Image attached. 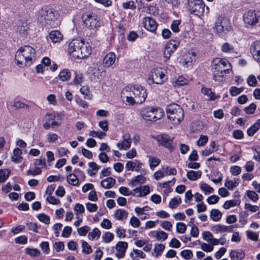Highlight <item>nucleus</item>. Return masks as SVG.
<instances>
[{
  "label": "nucleus",
  "instance_id": "nucleus-10",
  "mask_svg": "<svg viewBox=\"0 0 260 260\" xmlns=\"http://www.w3.org/2000/svg\"><path fill=\"white\" fill-rule=\"evenodd\" d=\"M188 9L190 13L200 16L204 12V4L202 0H188Z\"/></svg>",
  "mask_w": 260,
  "mask_h": 260
},
{
  "label": "nucleus",
  "instance_id": "nucleus-53",
  "mask_svg": "<svg viewBox=\"0 0 260 260\" xmlns=\"http://www.w3.org/2000/svg\"><path fill=\"white\" fill-rule=\"evenodd\" d=\"M102 239L104 242L109 243L113 240L114 235L109 232H107L103 235Z\"/></svg>",
  "mask_w": 260,
  "mask_h": 260
},
{
  "label": "nucleus",
  "instance_id": "nucleus-36",
  "mask_svg": "<svg viewBox=\"0 0 260 260\" xmlns=\"http://www.w3.org/2000/svg\"><path fill=\"white\" fill-rule=\"evenodd\" d=\"M144 174L138 175L131 180V184L133 186H136L139 184H144L146 181V178L144 176Z\"/></svg>",
  "mask_w": 260,
  "mask_h": 260
},
{
  "label": "nucleus",
  "instance_id": "nucleus-11",
  "mask_svg": "<svg viewBox=\"0 0 260 260\" xmlns=\"http://www.w3.org/2000/svg\"><path fill=\"white\" fill-rule=\"evenodd\" d=\"M243 20L245 23L253 25L260 21V13L255 11H248L243 15Z\"/></svg>",
  "mask_w": 260,
  "mask_h": 260
},
{
  "label": "nucleus",
  "instance_id": "nucleus-62",
  "mask_svg": "<svg viewBox=\"0 0 260 260\" xmlns=\"http://www.w3.org/2000/svg\"><path fill=\"white\" fill-rule=\"evenodd\" d=\"M166 172H165V167H163L161 170L156 171L154 173V178L157 180H159L166 175Z\"/></svg>",
  "mask_w": 260,
  "mask_h": 260
},
{
  "label": "nucleus",
  "instance_id": "nucleus-3",
  "mask_svg": "<svg viewBox=\"0 0 260 260\" xmlns=\"http://www.w3.org/2000/svg\"><path fill=\"white\" fill-rule=\"evenodd\" d=\"M213 79L215 81L222 82L225 74L230 73L231 66L225 58H214L211 63Z\"/></svg>",
  "mask_w": 260,
  "mask_h": 260
},
{
  "label": "nucleus",
  "instance_id": "nucleus-13",
  "mask_svg": "<svg viewBox=\"0 0 260 260\" xmlns=\"http://www.w3.org/2000/svg\"><path fill=\"white\" fill-rule=\"evenodd\" d=\"M179 44L178 40H171L166 44L164 51L165 61L170 58L172 53L177 48Z\"/></svg>",
  "mask_w": 260,
  "mask_h": 260
},
{
  "label": "nucleus",
  "instance_id": "nucleus-35",
  "mask_svg": "<svg viewBox=\"0 0 260 260\" xmlns=\"http://www.w3.org/2000/svg\"><path fill=\"white\" fill-rule=\"evenodd\" d=\"M71 76V72L68 69H63L59 72L58 77L60 80L64 82L69 80Z\"/></svg>",
  "mask_w": 260,
  "mask_h": 260
},
{
  "label": "nucleus",
  "instance_id": "nucleus-1",
  "mask_svg": "<svg viewBox=\"0 0 260 260\" xmlns=\"http://www.w3.org/2000/svg\"><path fill=\"white\" fill-rule=\"evenodd\" d=\"M68 52L74 58L83 59L90 54L91 47L83 40L75 39L70 43Z\"/></svg>",
  "mask_w": 260,
  "mask_h": 260
},
{
  "label": "nucleus",
  "instance_id": "nucleus-27",
  "mask_svg": "<svg viewBox=\"0 0 260 260\" xmlns=\"http://www.w3.org/2000/svg\"><path fill=\"white\" fill-rule=\"evenodd\" d=\"M231 260H242L245 257V253L241 249L232 250L230 252Z\"/></svg>",
  "mask_w": 260,
  "mask_h": 260
},
{
  "label": "nucleus",
  "instance_id": "nucleus-39",
  "mask_svg": "<svg viewBox=\"0 0 260 260\" xmlns=\"http://www.w3.org/2000/svg\"><path fill=\"white\" fill-rule=\"evenodd\" d=\"M128 215L125 210L119 209L116 210L114 213V217L118 220H122L125 219Z\"/></svg>",
  "mask_w": 260,
  "mask_h": 260
},
{
  "label": "nucleus",
  "instance_id": "nucleus-9",
  "mask_svg": "<svg viewBox=\"0 0 260 260\" xmlns=\"http://www.w3.org/2000/svg\"><path fill=\"white\" fill-rule=\"evenodd\" d=\"M82 19L85 27L89 30L96 31L101 26V22L96 15L85 14Z\"/></svg>",
  "mask_w": 260,
  "mask_h": 260
},
{
  "label": "nucleus",
  "instance_id": "nucleus-63",
  "mask_svg": "<svg viewBox=\"0 0 260 260\" xmlns=\"http://www.w3.org/2000/svg\"><path fill=\"white\" fill-rule=\"evenodd\" d=\"M86 209L89 212H94L98 210V207L96 204L91 203L89 202L85 204Z\"/></svg>",
  "mask_w": 260,
  "mask_h": 260
},
{
  "label": "nucleus",
  "instance_id": "nucleus-20",
  "mask_svg": "<svg viewBox=\"0 0 260 260\" xmlns=\"http://www.w3.org/2000/svg\"><path fill=\"white\" fill-rule=\"evenodd\" d=\"M116 55L113 52L108 53L103 59V64L106 68L112 66L115 62Z\"/></svg>",
  "mask_w": 260,
  "mask_h": 260
},
{
  "label": "nucleus",
  "instance_id": "nucleus-23",
  "mask_svg": "<svg viewBox=\"0 0 260 260\" xmlns=\"http://www.w3.org/2000/svg\"><path fill=\"white\" fill-rule=\"evenodd\" d=\"M211 230L216 234L225 232L230 233L233 231V226H227L218 224L212 227Z\"/></svg>",
  "mask_w": 260,
  "mask_h": 260
},
{
  "label": "nucleus",
  "instance_id": "nucleus-21",
  "mask_svg": "<svg viewBox=\"0 0 260 260\" xmlns=\"http://www.w3.org/2000/svg\"><path fill=\"white\" fill-rule=\"evenodd\" d=\"M46 117H47V120L51 122V125L52 127L56 126L59 125V123L56 121V119L61 120L62 118L61 114L56 112L47 113Z\"/></svg>",
  "mask_w": 260,
  "mask_h": 260
},
{
  "label": "nucleus",
  "instance_id": "nucleus-14",
  "mask_svg": "<svg viewBox=\"0 0 260 260\" xmlns=\"http://www.w3.org/2000/svg\"><path fill=\"white\" fill-rule=\"evenodd\" d=\"M157 142L164 147L172 149L173 148L172 145L173 138L166 134H160L155 137Z\"/></svg>",
  "mask_w": 260,
  "mask_h": 260
},
{
  "label": "nucleus",
  "instance_id": "nucleus-29",
  "mask_svg": "<svg viewBox=\"0 0 260 260\" xmlns=\"http://www.w3.org/2000/svg\"><path fill=\"white\" fill-rule=\"evenodd\" d=\"M260 129V119H257L247 130V134L249 136H253Z\"/></svg>",
  "mask_w": 260,
  "mask_h": 260
},
{
  "label": "nucleus",
  "instance_id": "nucleus-16",
  "mask_svg": "<svg viewBox=\"0 0 260 260\" xmlns=\"http://www.w3.org/2000/svg\"><path fill=\"white\" fill-rule=\"evenodd\" d=\"M143 23L144 27L151 32H154L157 27V24L155 20L150 17H145Z\"/></svg>",
  "mask_w": 260,
  "mask_h": 260
},
{
  "label": "nucleus",
  "instance_id": "nucleus-8",
  "mask_svg": "<svg viewBox=\"0 0 260 260\" xmlns=\"http://www.w3.org/2000/svg\"><path fill=\"white\" fill-rule=\"evenodd\" d=\"M214 29L215 32L218 36H223L231 29L230 20L223 17H219L215 22Z\"/></svg>",
  "mask_w": 260,
  "mask_h": 260
},
{
  "label": "nucleus",
  "instance_id": "nucleus-32",
  "mask_svg": "<svg viewBox=\"0 0 260 260\" xmlns=\"http://www.w3.org/2000/svg\"><path fill=\"white\" fill-rule=\"evenodd\" d=\"M121 97L123 102L126 104H130V88L129 87H126L122 89Z\"/></svg>",
  "mask_w": 260,
  "mask_h": 260
},
{
  "label": "nucleus",
  "instance_id": "nucleus-45",
  "mask_svg": "<svg viewBox=\"0 0 260 260\" xmlns=\"http://www.w3.org/2000/svg\"><path fill=\"white\" fill-rule=\"evenodd\" d=\"M222 52L225 53H233L235 51L234 47L229 43H223L221 47Z\"/></svg>",
  "mask_w": 260,
  "mask_h": 260
},
{
  "label": "nucleus",
  "instance_id": "nucleus-30",
  "mask_svg": "<svg viewBox=\"0 0 260 260\" xmlns=\"http://www.w3.org/2000/svg\"><path fill=\"white\" fill-rule=\"evenodd\" d=\"M115 179L112 177H108L101 182V186L106 189H109L112 188L115 183Z\"/></svg>",
  "mask_w": 260,
  "mask_h": 260
},
{
  "label": "nucleus",
  "instance_id": "nucleus-47",
  "mask_svg": "<svg viewBox=\"0 0 260 260\" xmlns=\"http://www.w3.org/2000/svg\"><path fill=\"white\" fill-rule=\"evenodd\" d=\"M200 188L205 194H210L214 192L213 188L205 183L200 184Z\"/></svg>",
  "mask_w": 260,
  "mask_h": 260
},
{
  "label": "nucleus",
  "instance_id": "nucleus-43",
  "mask_svg": "<svg viewBox=\"0 0 260 260\" xmlns=\"http://www.w3.org/2000/svg\"><path fill=\"white\" fill-rule=\"evenodd\" d=\"M137 231H134L132 233H131V236L133 237L134 240H135V244L139 247H142L144 245H145L147 241L144 240H138L137 238L136 237V236L135 235V234H136Z\"/></svg>",
  "mask_w": 260,
  "mask_h": 260
},
{
  "label": "nucleus",
  "instance_id": "nucleus-22",
  "mask_svg": "<svg viewBox=\"0 0 260 260\" xmlns=\"http://www.w3.org/2000/svg\"><path fill=\"white\" fill-rule=\"evenodd\" d=\"M22 151L18 147L15 148L13 151L11 156V160L16 164L22 162L23 158L22 156Z\"/></svg>",
  "mask_w": 260,
  "mask_h": 260
},
{
  "label": "nucleus",
  "instance_id": "nucleus-28",
  "mask_svg": "<svg viewBox=\"0 0 260 260\" xmlns=\"http://www.w3.org/2000/svg\"><path fill=\"white\" fill-rule=\"evenodd\" d=\"M131 171L140 172L144 175L146 173V170L142 168V164L137 160L131 161Z\"/></svg>",
  "mask_w": 260,
  "mask_h": 260
},
{
  "label": "nucleus",
  "instance_id": "nucleus-5",
  "mask_svg": "<svg viewBox=\"0 0 260 260\" xmlns=\"http://www.w3.org/2000/svg\"><path fill=\"white\" fill-rule=\"evenodd\" d=\"M166 112L167 116L174 124H178L184 118L183 109L178 104L172 103L168 106Z\"/></svg>",
  "mask_w": 260,
  "mask_h": 260
},
{
  "label": "nucleus",
  "instance_id": "nucleus-59",
  "mask_svg": "<svg viewBox=\"0 0 260 260\" xmlns=\"http://www.w3.org/2000/svg\"><path fill=\"white\" fill-rule=\"evenodd\" d=\"M247 83L250 86L255 87L257 85V81L254 75H250L247 79Z\"/></svg>",
  "mask_w": 260,
  "mask_h": 260
},
{
  "label": "nucleus",
  "instance_id": "nucleus-61",
  "mask_svg": "<svg viewBox=\"0 0 260 260\" xmlns=\"http://www.w3.org/2000/svg\"><path fill=\"white\" fill-rule=\"evenodd\" d=\"M246 236L248 239L254 241H257L259 237V235L257 233L250 231L246 232Z\"/></svg>",
  "mask_w": 260,
  "mask_h": 260
},
{
  "label": "nucleus",
  "instance_id": "nucleus-49",
  "mask_svg": "<svg viewBox=\"0 0 260 260\" xmlns=\"http://www.w3.org/2000/svg\"><path fill=\"white\" fill-rule=\"evenodd\" d=\"M160 162V160L158 158L154 156L149 157V166L151 169H153L155 167L158 166Z\"/></svg>",
  "mask_w": 260,
  "mask_h": 260
},
{
  "label": "nucleus",
  "instance_id": "nucleus-26",
  "mask_svg": "<svg viewBox=\"0 0 260 260\" xmlns=\"http://www.w3.org/2000/svg\"><path fill=\"white\" fill-rule=\"evenodd\" d=\"M239 184V179L238 178L230 179L227 178L225 181L224 186L229 189L233 190Z\"/></svg>",
  "mask_w": 260,
  "mask_h": 260
},
{
  "label": "nucleus",
  "instance_id": "nucleus-2",
  "mask_svg": "<svg viewBox=\"0 0 260 260\" xmlns=\"http://www.w3.org/2000/svg\"><path fill=\"white\" fill-rule=\"evenodd\" d=\"M36 54V50L31 46L24 45L20 47L15 53L16 63L21 67L29 66L35 59Z\"/></svg>",
  "mask_w": 260,
  "mask_h": 260
},
{
  "label": "nucleus",
  "instance_id": "nucleus-19",
  "mask_svg": "<svg viewBox=\"0 0 260 260\" xmlns=\"http://www.w3.org/2000/svg\"><path fill=\"white\" fill-rule=\"evenodd\" d=\"M128 244L124 242H119L116 245V256L118 258L123 257L125 254V252L127 248Z\"/></svg>",
  "mask_w": 260,
  "mask_h": 260
},
{
  "label": "nucleus",
  "instance_id": "nucleus-48",
  "mask_svg": "<svg viewBox=\"0 0 260 260\" xmlns=\"http://www.w3.org/2000/svg\"><path fill=\"white\" fill-rule=\"evenodd\" d=\"M25 252L31 257H38L41 254L40 250L37 248H26L25 249Z\"/></svg>",
  "mask_w": 260,
  "mask_h": 260
},
{
  "label": "nucleus",
  "instance_id": "nucleus-57",
  "mask_svg": "<svg viewBox=\"0 0 260 260\" xmlns=\"http://www.w3.org/2000/svg\"><path fill=\"white\" fill-rule=\"evenodd\" d=\"M89 135L91 137H97L100 139H102L106 136V134L104 132L91 131L89 132Z\"/></svg>",
  "mask_w": 260,
  "mask_h": 260
},
{
  "label": "nucleus",
  "instance_id": "nucleus-18",
  "mask_svg": "<svg viewBox=\"0 0 260 260\" xmlns=\"http://www.w3.org/2000/svg\"><path fill=\"white\" fill-rule=\"evenodd\" d=\"M250 51L254 59L260 62V41H256L252 43Z\"/></svg>",
  "mask_w": 260,
  "mask_h": 260
},
{
  "label": "nucleus",
  "instance_id": "nucleus-24",
  "mask_svg": "<svg viewBox=\"0 0 260 260\" xmlns=\"http://www.w3.org/2000/svg\"><path fill=\"white\" fill-rule=\"evenodd\" d=\"M195 58L196 53L194 52H188L183 55L181 62L183 65L188 66L189 63L195 60Z\"/></svg>",
  "mask_w": 260,
  "mask_h": 260
},
{
  "label": "nucleus",
  "instance_id": "nucleus-25",
  "mask_svg": "<svg viewBox=\"0 0 260 260\" xmlns=\"http://www.w3.org/2000/svg\"><path fill=\"white\" fill-rule=\"evenodd\" d=\"M49 37L53 43H55L61 42L63 39V36L60 31L55 30L49 33Z\"/></svg>",
  "mask_w": 260,
  "mask_h": 260
},
{
  "label": "nucleus",
  "instance_id": "nucleus-46",
  "mask_svg": "<svg viewBox=\"0 0 260 260\" xmlns=\"http://www.w3.org/2000/svg\"><path fill=\"white\" fill-rule=\"evenodd\" d=\"M189 80L182 76H179L174 82L175 86H184L188 84Z\"/></svg>",
  "mask_w": 260,
  "mask_h": 260
},
{
  "label": "nucleus",
  "instance_id": "nucleus-64",
  "mask_svg": "<svg viewBox=\"0 0 260 260\" xmlns=\"http://www.w3.org/2000/svg\"><path fill=\"white\" fill-rule=\"evenodd\" d=\"M245 209L250 212H255L259 209V207L256 205H252L249 203H246L244 205Z\"/></svg>",
  "mask_w": 260,
  "mask_h": 260
},
{
  "label": "nucleus",
  "instance_id": "nucleus-52",
  "mask_svg": "<svg viewBox=\"0 0 260 260\" xmlns=\"http://www.w3.org/2000/svg\"><path fill=\"white\" fill-rule=\"evenodd\" d=\"M244 90L243 87H237L236 86H232L229 90V92L230 94L233 96H237V95L240 94Z\"/></svg>",
  "mask_w": 260,
  "mask_h": 260
},
{
  "label": "nucleus",
  "instance_id": "nucleus-38",
  "mask_svg": "<svg viewBox=\"0 0 260 260\" xmlns=\"http://www.w3.org/2000/svg\"><path fill=\"white\" fill-rule=\"evenodd\" d=\"M67 180L68 182L73 186H77L79 185V180L74 174H70L67 176Z\"/></svg>",
  "mask_w": 260,
  "mask_h": 260
},
{
  "label": "nucleus",
  "instance_id": "nucleus-60",
  "mask_svg": "<svg viewBox=\"0 0 260 260\" xmlns=\"http://www.w3.org/2000/svg\"><path fill=\"white\" fill-rule=\"evenodd\" d=\"M186 225L184 223L178 222L176 224V232L179 234H183L186 230Z\"/></svg>",
  "mask_w": 260,
  "mask_h": 260
},
{
  "label": "nucleus",
  "instance_id": "nucleus-56",
  "mask_svg": "<svg viewBox=\"0 0 260 260\" xmlns=\"http://www.w3.org/2000/svg\"><path fill=\"white\" fill-rule=\"evenodd\" d=\"M256 109V105L254 103H251L244 109V112L248 115L254 113Z\"/></svg>",
  "mask_w": 260,
  "mask_h": 260
},
{
  "label": "nucleus",
  "instance_id": "nucleus-42",
  "mask_svg": "<svg viewBox=\"0 0 260 260\" xmlns=\"http://www.w3.org/2000/svg\"><path fill=\"white\" fill-rule=\"evenodd\" d=\"M10 170L7 169H0V182L6 181L10 175Z\"/></svg>",
  "mask_w": 260,
  "mask_h": 260
},
{
  "label": "nucleus",
  "instance_id": "nucleus-12",
  "mask_svg": "<svg viewBox=\"0 0 260 260\" xmlns=\"http://www.w3.org/2000/svg\"><path fill=\"white\" fill-rule=\"evenodd\" d=\"M45 22L51 26L55 27L58 24V13L51 10H48L43 15Z\"/></svg>",
  "mask_w": 260,
  "mask_h": 260
},
{
  "label": "nucleus",
  "instance_id": "nucleus-34",
  "mask_svg": "<svg viewBox=\"0 0 260 260\" xmlns=\"http://www.w3.org/2000/svg\"><path fill=\"white\" fill-rule=\"evenodd\" d=\"M222 216V213L218 209H213L210 211V217L214 221H219Z\"/></svg>",
  "mask_w": 260,
  "mask_h": 260
},
{
  "label": "nucleus",
  "instance_id": "nucleus-6",
  "mask_svg": "<svg viewBox=\"0 0 260 260\" xmlns=\"http://www.w3.org/2000/svg\"><path fill=\"white\" fill-rule=\"evenodd\" d=\"M146 89L140 85H134L131 87V105L141 104L147 98Z\"/></svg>",
  "mask_w": 260,
  "mask_h": 260
},
{
  "label": "nucleus",
  "instance_id": "nucleus-54",
  "mask_svg": "<svg viewBox=\"0 0 260 260\" xmlns=\"http://www.w3.org/2000/svg\"><path fill=\"white\" fill-rule=\"evenodd\" d=\"M208 137L207 136L201 135L197 142V145L199 147L204 146L208 142Z\"/></svg>",
  "mask_w": 260,
  "mask_h": 260
},
{
  "label": "nucleus",
  "instance_id": "nucleus-51",
  "mask_svg": "<svg viewBox=\"0 0 260 260\" xmlns=\"http://www.w3.org/2000/svg\"><path fill=\"white\" fill-rule=\"evenodd\" d=\"M239 204V202L237 200H231L226 201L224 202L223 207L225 209H229L232 207L236 206Z\"/></svg>",
  "mask_w": 260,
  "mask_h": 260
},
{
  "label": "nucleus",
  "instance_id": "nucleus-40",
  "mask_svg": "<svg viewBox=\"0 0 260 260\" xmlns=\"http://www.w3.org/2000/svg\"><path fill=\"white\" fill-rule=\"evenodd\" d=\"M101 232L98 228H94L88 235L89 239L91 240H98L101 236Z\"/></svg>",
  "mask_w": 260,
  "mask_h": 260
},
{
  "label": "nucleus",
  "instance_id": "nucleus-4",
  "mask_svg": "<svg viewBox=\"0 0 260 260\" xmlns=\"http://www.w3.org/2000/svg\"><path fill=\"white\" fill-rule=\"evenodd\" d=\"M139 114L144 121H156L164 117L165 112L163 109L158 107L147 106L139 110Z\"/></svg>",
  "mask_w": 260,
  "mask_h": 260
},
{
  "label": "nucleus",
  "instance_id": "nucleus-7",
  "mask_svg": "<svg viewBox=\"0 0 260 260\" xmlns=\"http://www.w3.org/2000/svg\"><path fill=\"white\" fill-rule=\"evenodd\" d=\"M167 71L161 68L152 69L148 78L149 84H161L167 80Z\"/></svg>",
  "mask_w": 260,
  "mask_h": 260
},
{
  "label": "nucleus",
  "instance_id": "nucleus-58",
  "mask_svg": "<svg viewBox=\"0 0 260 260\" xmlns=\"http://www.w3.org/2000/svg\"><path fill=\"white\" fill-rule=\"evenodd\" d=\"M160 226L166 231H171L173 228V224L171 222L165 220L161 222L160 224Z\"/></svg>",
  "mask_w": 260,
  "mask_h": 260
},
{
  "label": "nucleus",
  "instance_id": "nucleus-50",
  "mask_svg": "<svg viewBox=\"0 0 260 260\" xmlns=\"http://www.w3.org/2000/svg\"><path fill=\"white\" fill-rule=\"evenodd\" d=\"M45 137L47 142L50 143H56L59 138V136L55 133H48L46 135Z\"/></svg>",
  "mask_w": 260,
  "mask_h": 260
},
{
  "label": "nucleus",
  "instance_id": "nucleus-15",
  "mask_svg": "<svg viewBox=\"0 0 260 260\" xmlns=\"http://www.w3.org/2000/svg\"><path fill=\"white\" fill-rule=\"evenodd\" d=\"M149 236L156 241L163 242L168 239L169 235L162 230H154L151 231Z\"/></svg>",
  "mask_w": 260,
  "mask_h": 260
},
{
  "label": "nucleus",
  "instance_id": "nucleus-44",
  "mask_svg": "<svg viewBox=\"0 0 260 260\" xmlns=\"http://www.w3.org/2000/svg\"><path fill=\"white\" fill-rule=\"evenodd\" d=\"M201 92L203 94L207 95L210 101L214 100L216 99L215 94L212 92L211 89L210 88L207 87H203L202 88Z\"/></svg>",
  "mask_w": 260,
  "mask_h": 260
},
{
  "label": "nucleus",
  "instance_id": "nucleus-37",
  "mask_svg": "<svg viewBox=\"0 0 260 260\" xmlns=\"http://www.w3.org/2000/svg\"><path fill=\"white\" fill-rule=\"evenodd\" d=\"M181 197L176 196L170 200L169 207L172 209H176L181 203Z\"/></svg>",
  "mask_w": 260,
  "mask_h": 260
},
{
  "label": "nucleus",
  "instance_id": "nucleus-33",
  "mask_svg": "<svg viewBox=\"0 0 260 260\" xmlns=\"http://www.w3.org/2000/svg\"><path fill=\"white\" fill-rule=\"evenodd\" d=\"M166 246L162 243H155L154 244L153 252L154 256L157 257L160 256L165 249Z\"/></svg>",
  "mask_w": 260,
  "mask_h": 260
},
{
  "label": "nucleus",
  "instance_id": "nucleus-55",
  "mask_svg": "<svg viewBox=\"0 0 260 260\" xmlns=\"http://www.w3.org/2000/svg\"><path fill=\"white\" fill-rule=\"evenodd\" d=\"M74 210L76 213V215H80L85 211V208L82 204L77 203L74 207Z\"/></svg>",
  "mask_w": 260,
  "mask_h": 260
},
{
  "label": "nucleus",
  "instance_id": "nucleus-17",
  "mask_svg": "<svg viewBox=\"0 0 260 260\" xmlns=\"http://www.w3.org/2000/svg\"><path fill=\"white\" fill-rule=\"evenodd\" d=\"M150 192V187L147 185L141 186L131 191V195L137 197L146 196Z\"/></svg>",
  "mask_w": 260,
  "mask_h": 260
},
{
  "label": "nucleus",
  "instance_id": "nucleus-31",
  "mask_svg": "<svg viewBox=\"0 0 260 260\" xmlns=\"http://www.w3.org/2000/svg\"><path fill=\"white\" fill-rule=\"evenodd\" d=\"M202 174V171L200 170L197 171L190 170L187 172L186 176L189 180L196 181L201 178Z\"/></svg>",
  "mask_w": 260,
  "mask_h": 260
},
{
  "label": "nucleus",
  "instance_id": "nucleus-41",
  "mask_svg": "<svg viewBox=\"0 0 260 260\" xmlns=\"http://www.w3.org/2000/svg\"><path fill=\"white\" fill-rule=\"evenodd\" d=\"M202 237L204 240L213 245V240H215L216 238L213 237V235L211 232L209 231L204 232L202 233Z\"/></svg>",
  "mask_w": 260,
  "mask_h": 260
}]
</instances>
